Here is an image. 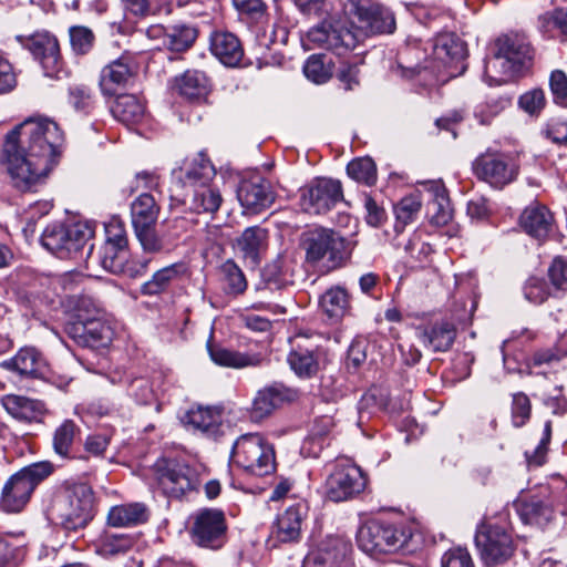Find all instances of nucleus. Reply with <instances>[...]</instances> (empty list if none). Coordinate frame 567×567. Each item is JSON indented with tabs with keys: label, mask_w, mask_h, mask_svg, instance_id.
Returning <instances> with one entry per match:
<instances>
[{
	"label": "nucleus",
	"mask_w": 567,
	"mask_h": 567,
	"mask_svg": "<svg viewBox=\"0 0 567 567\" xmlns=\"http://www.w3.org/2000/svg\"><path fill=\"white\" fill-rule=\"evenodd\" d=\"M197 35L198 31L195 27L188 24H175L166 30L163 43L173 52H184L192 48Z\"/></svg>",
	"instance_id": "42"
},
{
	"label": "nucleus",
	"mask_w": 567,
	"mask_h": 567,
	"mask_svg": "<svg viewBox=\"0 0 567 567\" xmlns=\"http://www.w3.org/2000/svg\"><path fill=\"white\" fill-rule=\"evenodd\" d=\"M93 491L86 483L64 486L53 499L51 514L66 530L84 528L93 518Z\"/></svg>",
	"instance_id": "2"
},
{
	"label": "nucleus",
	"mask_w": 567,
	"mask_h": 567,
	"mask_svg": "<svg viewBox=\"0 0 567 567\" xmlns=\"http://www.w3.org/2000/svg\"><path fill=\"white\" fill-rule=\"evenodd\" d=\"M542 20L549 29L557 30L561 37L567 38V9L547 12Z\"/></svg>",
	"instance_id": "64"
},
{
	"label": "nucleus",
	"mask_w": 567,
	"mask_h": 567,
	"mask_svg": "<svg viewBox=\"0 0 567 567\" xmlns=\"http://www.w3.org/2000/svg\"><path fill=\"white\" fill-rule=\"evenodd\" d=\"M288 363L291 370L300 378L310 379L320 369L319 349H309L297 346L288 354Z\"/></svg>",
	"instance_id": "34"
},
{
	"label": "nucleus",
	"mask_w": 567,
	"mask_h": 567,
	"mask_svg": "<svg viewBox=\"0 0 567 567\" xmlns=\"http://www.w3.org/2000/svg\"><path fill=\"white\" fill-rule=\"evenodd\" d=\"M303 73L307 79L317 84L324 83L330 79V71L324 65L322 56L318 54H312L308 58L303 65Z\"/></svg>",
	"instance_id": "57"
},
{
	"label": "nucleus",
	"mask_w": 567,
	"mask_h": 567,
	"mask_svg": "<svg viewBox=\"0 0 567 567\" xmlns=\"http://www.w3.org/2000/svg\"><path fill=\"white\" fill-rule=\"evenodd\" d=\"M545 92L542 89H533L519 96V107L532 116H537L546 106Z\"/></svg>",
	"instance_id": "54"
},
{
	"label": "nucleus",
	"mask_w": 567,
	"mask_h": 567,
	"mask_svg": "<svg viewBox=\"0 0 567 567\" xmlns=\"http://www.w3.org/2000/svg\"><path fill=\"white\" fill-rule=\"evenodd\" d=\"M411 536V532L402 526L374 519L359 528L357 543L370 555L391 554L404 549Z\"/></svg>",
	"instance_id": "8"
},
{
	"label": "nucleus",
	"mask_w": 567,
	"mask_h": 567,
	"mask_svg": "<svg viewBox=\"0 0 567 567\" xmlns=\"http://www.w3.org/2000/svg\"><path fill=\"white\" fill-rule=\"evenodd\" d=\"M97 318H101V308L92 297L79 296L73 300L71 322L85 323Z\"/></svg>",
	"instance_id": "51"
},
{
	"label": "nucleus",
	"mask_w": 567,
	"mask_h": 567,
	"mask_svg": "<svg viewBox=\"0 0 567 567\" xmlns=\"http://www.w3.org/2000/svg\"><path fill=\"white\" fill-rule=\"evenodd\" d=\"M344 13L367 35L392 34L396 29L391 8L373 0H338Z\"/></svg>",
	"instance_id": "9"
},
{
	"label": "nucleus",
	"mask_w": 567,
	"mask_h": 567,
	"mask_svg": "<svg viewBox=\"0 0 567 567\" xmlns=\"http://www.w3.org/2000/svg\"><path fill=\"white\" fill-rule=\"evenodd\" d=\"M0 367L21 378L39 379L47 372L45 360L34 347L21 348L12 358L2 361Z\"/></svg>",
	"instance_id": "23"
},
{
	"label": "nucleus",
	"mask_w": 567,
	"mask_h": 567,
	"mask_svg": "<svg viewBox=\"0 0 567 567\" xmlns=\"http://www.w3.org/2000/svg\"><path fill=\"white\" fill-rule=\"evenodd\" d=\"M167 226L169 230L163 236L157 234L155 226H145L134 229L135 236L144 252L161 254L169 251L174 241L186 230L187 220L183 217H176L169 220Z\"/></svg>",
	"instance_id": "21"
},
{
	"label": "nucleus",
	"mask_w": 567,
	"mask_h": 567,
	"mask_svg": "<svg viewBox=\"0 0 567 567\" xmlns=\"http://www.w3.org/2000/svg\"><path fill=\"white\" fill-rule=\"evenodd\" d=\"M91 250L92 245L87 256V266L90 264H97L111 274L123 275L130 278L144 275L152 260L145 257L130 260L128 248L115 247L111 244H103L96 255H92Z\"/></svg>",
	"instance_id": "15"
},
{
	"label": "nucleus",
	"mask_w": 567,
	"mask_h": 567,
	"mask_svg": "<svg viewBox=\"0 0 567 567\" xmlns=\"http://www.w3.org/2000/svg\"><path fill=\"white\" fill-rule=\"evenodd\" d=\"M306 258L309 262L322 261L329 269L341 267L351 256L353 244L338 231L329 228H315L303 236Z\"/></svg>",
	"instance_id": "5"
},
{
	"label": "nucleus",
	"mask_w": 567,
	"mask_h": 567,
	"mask_svg": "<svg viewBox=\"0 0 567 567\" xmlns=\"http://www.w3.org/2000/svg\"><path fill=\"white\" fill-rule=\"evenodd\" d=\"M212 53L226 66H237L244 51L236 35L229 32H215L210 39Z\"/></svg>",
	"instance_id": "30"
},
{
	"label": "nucleus",
	"mask_w": 567,
	"mask_h": 567,
	"mask_svg": "<svg viewBox=\"0 0 567 567\" xmlns=\"http://www.w3.org/2000/svg\"><path fill=\"white\" fill-rule=\"evenodd\" d=\"M419 338L423 346L433 352H445L455 341L456 328L450 321H436L420 329Z\"/></svg>",
	"instance_id": "28"
},
{
	"label": "nucleus",
	"mask_w": 567,
	"mask_h": 567,
	"mask_svg": "<svg viewBox=\"0 0 567 567\" xmlns=\"http://www.w3.org/2000/svg\"><path fill=\"white\" fill-rule=\"evenodd\" d=\"M184 420L187 425L208 436H216L221 423L218 410L203 406L189 410Z\"/></svg>",
	"instance_id": "36"
},
{
	"label": "nucleus",
	"mask_w": 567,
	"mask_h": 567,
	"mask_svg": "<svg viewBox=\"0 0 567 567\" xmlns=\"http://www.w3.org/2000/svg\"><path fill=\"white\" fill-rule=\"evenodd\" d=\"M215 168L210 161L203 154H197L185 168L183 182L193 188L208 185L215 176Z\"/></svg>",
	"instance_id": "39"
},
{
	"label": "nucleus",
	"mask_w": 567,
	"mask_h": 567,
	"mask_svg": "<svg viewBox=\"0 0 567 567\" xmlns=\"http://www.w3.org/2000/svg\"><path fill=\"white\" fill-rule=\"evenodd\" d=\"M115 247L128 248V239L124 224L113 218L105 225V241Z\"/></svg>",
	"instance_id": "59"
},
{
	"label": "nucleus",
	"mask_w": 567,
	"mask_h": 567,
	"mask_svg": "<svg viewBox=\"0 0 567 567\" xmlns=\"http://www.w3.org/2000/svg\"><path fill=\"white\" fill-rule=\"evenodd\" d=\"M113 116L126 124H136L145 115V105L133 94H122L117 96L112 106Z\"/></svg>",
	"instance_id": "38"
},
{
	"label": "nucleus",
	"mask_w": 567,
	"mask_h": 567,
	"mask_svg": "<svg viewBox=\"0 0 567 567\" xmlns=\"http://www.w3.org/2000/svg\"><path fill=\"white\" fill-rule=\"evenodd\" d=\"M302 520L303 515L300 505L288 507L274 523L269 542H272L274 546L281 543L298 542L301 535Z\"/></svg>",
	"instance_id": "25"
},
{
	"label": "nucleus",
	"mask_w": 567,
	"mask_h": 567,
	"mask_svg": "<svg viewBox=\"0 0 567 567\" xmlns=\"http://www.w3.org/2000/svg\"><path fill=\"white\" fill-rule=\"evenodd\" d=\"M220 272L225 282L224 290L228 295H239L246 290L247 281L245 275L233 260L225 261Z\"/></svg>",
	"instance_id": "48"
},
{
	"label": "nucleus",
	"mask_w": 567,
	"mask_h": 567,
	"mask_svg": "<svg viewBox=\"0 0 567 567\" xmlns=\"http://www.w3.org/2000/svg\"><path fill=\"white\" fill-rule=\"evenodd\" d=\"M161 212L155 197L148 193H142L131 204V218L133 228L156 226Z\"/></svg>",
	"instance_id": "35"
},
{
	"label": "nucleus",
	"mask_w": 567,
	"mask_h": 567,
	"mask_svg": "<svg viewBox=\"0 0 567 567\" xmlns=\"http://www.w3.org/2000/svg\"><path fill=\"white\" fill-rule=\"evenodd\" d=\"M63 144V132L50 118H28L13 127L4 137L0 157L12 185L28 192L42 184L58 164Z\"/></svg>",
	"instance_id": "1"
},
{
	"label": "nucleus",
	"mask_w": 567,
	"mask_h": 567,
	"mask_svg": "<svg viewBox=\"0 0 567 567\" xmlns=\"http://www.w3.org/2000/svg\"><path fill=\"white\" fill-rule=\"evenodd\" d=\"M367 486V477L358 465L341 460L326 480V496L332 502H346L361 494Z\"/></svg>",
	"instance_id": "12"
},
{
	"label": "nucleus",
	"mask_w": 567,
	"mask_h": 567,
	"mask_svg": "<svg viewBox=\"0 0 567 567\" xmlns=\"http://www.w3.org/2000/svg\"><path fill=\"white\" fill-rule=\"evenodd\" d=\"M347 173L352 179L368 186H372L377 182V166L370 157L352 159L347 165Z\"/></svg>",
	"instance_id": "47"
},
{
	"label": "nucleus",
	"mask_w": 567,
	"mask_h": 567,
	"mask_svg": "<svg viewBox=\"0 0 567 567\" xmlns=\"http://www.w3.org/2000/svg\"><path fill=\"white\" fill-rule=\"evenodd\" d=\"M481 560L487 567L502 565L512 558L516 544L507 526L491 519L483 520L474 537Z\"/></svg>",
	"instance_id": "7"
},
{
	"label": "nucleus",
	"mask_w": 567,
	"mask_h": 567,
	"mask_svg": "<svg viewBox=\"0 0 567 567\" xmlns=\"http://www.w3.org/2000/svg\"><path fill=\"white\" fill-rule=\"evenodd\" d=\"M25 47L39 61L45 76L60 80L68 75L58 39L49 32L32 34Z\"/></svg>",
	"instance_id": "18"
},
{
	"label": "nucleus",
	"mask_w": 567,
	"mask_h": 567,
	"mask_svg": "<svg viewBox=\"0 0 567 567\" xmlns=\"http://www.w3.org/2000/svg\"><path fill=\"white\" fill-rule=\"evenodd\" d=\"M132 76L130 59L121 56L103 68L100 86L105 95H114Z\"/></svg>",
	"instance_id": "31"
},
{
	"label": "nucleus",
	"mask_w": 567,
	"mask_h": 567,
	"mask_svg": "<svg viewBox=\"0 0 567 567\" xmlns=\"http://www.w3.org/2000/svg\"><path fill=\"white\" fill-rule=\"evenodd\" d=\"M176 87L181 95L187 99H197L207 93L208 80L203 72L196 70L186 71L176 79Z\"/></svg>",
	"instance_id": "45"
},
{
	"label": "nucleus",
	"mask_w": 567,
	"mask_h": 567,
	"mask_svg": "<svg viewBox=\"0 0 567 567\" xmlns=\"http://www.w3.org/2000/svg\"><path fill=\"white\" fill-rule=\"evenodd\" d=\"M433 60L424 66H402V76L413 78L422 71L432 70L437 79L446 81L461 75L466 70L465 59L467 56L466 44L452 34H443L435 39L433 44Z\"/></svg>",
	"instance_id": "3"
},
{
	"label": "nucleus",
	"mask_w": 567,
	"mask_h": 567,
	"mask_svg": "<svg viewBox=\"0 0 567 567\" xmlns=\"http://www.w3.org/2000/svg\"><path fill=\"white\" fill-rule=\"evenodd\" d=\"M268 233L259 226L246 228L237 239V247L245 258L257 264L260 252L266 248Z\"/></svg>",
	"instance_id": "37"
},
{
	"label": "nucleus",
	"mask_w": 567,
	"mask_h": 567,
	"mask_svg": "<svg viewBox=\"0 0 567 567\" xmlns=\"http://www.w3.org/2000/svg\"><path fill=\"white\" fill-rule=\"evenodd\" d=\"M496 52L489 58V69L503 66L505 74H519L533 60L528 41L519 34H506L496 40Z\"/></svg>",
	"instance_id": "13"
},
{
	"label": "nucleus",
	"mask_w": 567,
	"mask_h": 567,
	"mask_svg": "<svg viewBox=\"0 0 567 567\" xmlns=\"http://www.w3.org/2000/svg\"><path fill=\"white\" fill-rule=\"evenodd\" d=\"M192 540L202 548L220 549L227 540V523L221 511L204 508L194 516Z\"/></svg>",
	"instance_id": "16"
},
{
	"label": "nucleus",
	"mask_w": 567,
	"mask_h": 567,
	"mask_svg": "<svg viewBox=\"0 0 567 567\" xmlns=\"http://www.w3.org/2000/svg\"><path fill=\"white\" fill-rule=\"evenodd\" d=\"M442 567H474L470 553L463 548H453L447 550L442 559Z\"/></svg>",
	"instance_id": "63"
},
{
	"label": "nucleus",
	"mask_w": 567,
	"mask_h": 567,
	"mask_svg": "<svg viewBox=\"0 0 567 567\" xmlns=\"http://www.w3.org/2000/svg\"><path fill=\"white\" fill-rule=\"evenodd\" d=\"M230 461L238 467L264 476L276 468V456L272 444L259 433L240 435L234 443Z\"/></svg>",
	"instance_id": "6"
},
{
	"label": "nucleus",
	"mask_w": 567,
	"mask_h": 567,
	"mask_svg": "<svg viewBox=\"0 0 567 567\" xmlns=\"http://www.w3.org/2000/svg\"><path fill=\"white\" fill-rule=\"evenodd\" d=\"M551 285L559 290H567V257H556L548 268Z\"/></svg>",
	"instance_id": "62"
},
{
	"label": "nucleus",
	"mask_w": 567,
	"mask_h": 567,
	"mask_svg": "<svg viewBox=\"0 0 567 567\" xmlns=\"http://www.w3.org/2000/svg\"><path fill=\"white\" fill-rule=\"evenodd\" d=\"M341 200L343 190L338 179L316 178L300 190L301 208L309 214H326Z\"/></svg>",
	"instance_id": "17"
},
{
	"label": "nucleus",
	"mask_w": 567,
	"mask_h": 567,
	"mask_svg": "<svg viewBox=\"0 0 567 567\" xmlns=\"http://www.w3.org/2000/svg\"><path fill=\"white\" fill-rule=\"evenodd\" d=\"M80 427L72 420H64L54 431L52 444L54 452L61 457H71V449L80 435Z\"/></svg>",
	"instance_id": "44"
},
{
	"label": "nucleus",
	"mask_w": 567,
	"mask_h": 567,
	"mask_svg": "<svg viewBox=\"0 0 567 567\" xmlns=\"http://www.w3.org/2000/svg\"><path fill=\"white\" fill-rule=\"evenodd\" d=\"M125 11L135 17H147L162 13L166 8V0H121Z\"/></svg>",
	"instance_id": "52"
},
{
	"label": "nucleus",
	"mask_w": 567,
	"mask_h": 567,
	"mask_svg": "<svg viewBox=\"0 0 567 567\" xmlns=\"http://www.w3.org/2000/svg\"><path fill=\"white\" fill-rule=\"evenodd\" d=\"M544 489L542 495H532L528 498H519L515 507L525 524L543 526L554 517V504Z\"/></svg>",
	"instance_id": "24"
},
{
	"label": "nucleus",
	"mask_w": 567,
	"mask_h": 567,
	"mask_svg": "<svg viewBox=\"0 0 567 567\" xmlns=\"http://www.w3.org/2000/svg\"><path fill=\"white\" fill-rule=\"evenodd\" d=\"M430 190L433 192L434 195L433 202L431 203V207L432 209L435 210V213H433V215L431 216V220L433 224L437 226H444L452 218V213L449 207L445 189L442 185L432 183L430 185Z\"/></svg>",
	"instance_id": "49"
},
{
	"label": "nucleus",
	"mask_w": 567,
	"mask_h": 567,
	"mask_svg": "<svg viewBox=\"0 0 567 567\" xmlns=\"http://www.w3.org/2000/svg\"><path fill=\"white\" fill-rule=\"evenodd\" d=\"M66 331L79 344L92 349L106 348L114 337L113 328L102 318L85 323L69 322Z\"/></svg>",
	"instance_id": "22"
},
{
	"label": "nucleus",
	"mask_w": 567,
	"mask_h": 567,
	"mask_svg": "<svg viewBox=\"0 0 567 567\" xmlns=\"http://www.w3.org/2000/svg\"><path fill=\"white\" fill-rule=\"evenodd\" d=\"M54 471L51 462L30 464L13 474L4 484L0 506L7 513H20L29 503L37 486Z\"/></svg>",
	"instance_id": "4"
},
{
	"label": "nucleus",
	"mask_w": 567,
	"mask_h": 567,
	"mask_svg": "<svg viewBox=\"0 0 567 567\" xmlns=\"http://www.w3.org/2000/svg\"><path fill=\"white\" fill-rule=\"evenodd\" d=\"M320 305L330 319L338 321L348 313L350 298L344 288L332 287L321 296Z\"/></svg>",
	"instance_id": "41"
},
{
	"label": "nucleus",
	"mask_w": 567,
	"mask_h": 567,
	"mask_svg": "<svg viewBox=\"0 0 567 567\" xmlns=\"http://www.w3.org/2000/svg\"><path fill=\"white\" fill-rule=\"evenodd\" d=\"M207 350L212 361L220 367L243 369L259 367L264 361L261 353L239 352L220 346L207 343Z\"/></svg>",
	"instance_id": "29"
},
{
	"label": "nucleus",
	"mask_w": 567,
	"mask_h": 567,
	"mask_svg": "<svg viewBox=\"0 0 567 567\" xmlns=\"http://www.w3.org/2000/svg\"><path fill=\"white\" fill-rule=\"evenodd\" d=\"M261 276L266 285L271 289H281L291 282L288 268L281 258L267 264Z\"/></svg>",
	"instance_id": "50"
},
{
	"label": "nucleus",
	"mask_w": 567,
	"mask_h": 567,
	"mask_svg": "<svg viewBox=\"0 0 567 567\" xmlns=\"http://www.w3.org/2000/svg\"><path fill=\"white\" fill-rule=\"evenodd\" d=\"M507 104L508 101L504 99L489 100L477 106L475 116L478 118L481 124L487 125L507 106Z\"/></svg>",
	"instance_id": "61"
},
{
	"label": "nucleus",
	"mask_w": 567,
	"mask_h": 567,
	"mask_svg": "<svg viewBox=\"0 0 567 567\" xmlns=\"http://www.w3.org/2000/svg\"><path fill=\"white\" fill-rule=\"evenodd\" d=\"M0 402L7 413L20 422L39 421L45 412L43 402L24 395L6 394Z\"/></svg>",
	"instance_id": "27"
},
{
	"label": "nucleus",
	"mask_w": 567,
	"mask_h": 567,
	"mask_svg": "<svg viewBox=\"0 0 567 567\" xmlns=\"http://www.w3.org/2000/svg\"><path fill=\"white\" fill-rule=\"evenodd\" d=\"M524 296L532 303H543L549 296L547 284L543 279L530 277L524 286Z\"/></svg>",
	"instance_id": "60"
},
{
	"label": "nucleus",
	"mask_w": 567,
	"mask_h": 567,
	"mask_svg": "<svg viewBox=\"0 0 567 567\" xmlns=\"http://www.w3.org/2000/svg\"><path fill=\"white\" fill-rule=\"evenodd\" d=\"M154 477L162 492L172 498H181L198 484L196 470L176 458H159L153 466Z\"/></svg>",
	"instance_id": "11"
},
{
	"label": "nucleus",
	"mask_w": 567,
	"mask_h": 567,
	"mask_svg": "<svg viewBox=\"0 0 567 567\" xmlns=\"http://www.w3.org/2000/svg\"><path fill=\"white\" fill-rule=\"evenodd\" d=\"M150 516L143 503L113 506L107 514V523L113 527H132L147 522Z\"/></svg>",
	"instance_id": "32"
},
{
	"label": "nucleus",
	"mask_w": 567,
	"mask_h": 567,
	"mask_svg": "<svg viewBox=\"0 0 567 567\" xmlns=\"http://www.w3.org/2000/svg\"><path fill=\"white\" fill-rule=\"evenodd\" d=\"M70 43L73 52L78 55L86 54L94 44V33L83 25H74L69 29Z\"/></svg>",
	"instance_id": "53"
},
{
	"label": "nucleus",
	"mask_w": 567,
	"mask_h": 567,
	"mask_svg": "<svg viewBox=\"0 0 567 567\" xmlns=\"http://www.w3.org/2000/svg\"><path fill=\"white\" fill-rule=\"evenodd\" d=\"M285 393L277 386H268L259 390L249 410L250 419L260 422L268 417L285 400Z\"/></svg>",
	"instance_id": "33"
},
{
	"label": "nucleus",
	"mask_w": 567,
	"mask_h": 567,
	"mask_svg": "<svg viewBox=\"0 0 567 567\" xmlns=\"http://www.w3.org/2000/svg\"><path fill=\"white\" fill-rule=\"evenodd\" d=\"M520 225L529 236L544 240L554 229V216L546 206L532 204L522 213Z\"/></svg>",
	"instance_id": "26"
},
{
	"label": "nucleus",
	"mask_w": 567,
	"mask_h": 567,
	"mask_svg": "<svg viewBox=\"0 0 567 567\" xmlns=\"http://www.w3.org/2000/svg\"><path fill=\"white\" fill-rule=\"evenodd\" d=\"M422 202L419 194H411L403 197L395 206L396 233L403 231L406 225L413 223L421 210Z\"/></svg>",
	"instance_id": "46"
},
{
	"label": "nucleus",
	"mask_w": 567,
	"mask_h": 567,
	"mask_svg": "<svg viewBox=\"0 0 567 567\" xmlns=\"http://www.w3.org/2000/svg\"><path fill=\"white\" fill-rule=\"evenodd\" d=\"M223 203L220 192L208 185H200L193 190L192 209L197 214H215Z\"/></svg>",
	"instance_id": "43"
},
{
	"label": "nucleus",
	"mask_w": 567,
	"mask_h": 567,
	"mask_svg": "<svg viewBox=\"0 0 567 567\" xmlns=\"http://www.w3.org/2000/svg\"><path fill=\"white\" fill-rule=\"evenodd\" d=\"M128 394L141 405H148L155 401L152 384L146 378L133 379L128 385Z\"/></svg>",
	"instance_id": "56"
},
{
	"label": "nucleus",
	"mask_w": 567,
	"mask_h": 567,
	"mask_svg": "<svg viewBox=\"0 0 567 567\" xmlns=\"http://www.w3.org/2000/svg\"><path fill=\"white\" fill-rule=\"evenodd\" d=\"M530 412L532 404L529 398L523 392L513 394L512 422L514 426L520 427L525 425L530 417Z\"/></svg>",
	"instance_id": "55"
},
{
	"label": "nucleus",
	"mask_w": 567,
	"mask_h": 567,
	"mask_svg": "<svg viewBox=\"0 0 567 567\" xmlns=\"http://www.w3.org/2000/svg\"><path fill=\"white\" fill-rule=\"evenodd\" d=\"M93 237V229L82 223L71 225L54 223L45 227L41 236L42 246L60 259H73Z\"/></svg>",
	"instance_id": "10"
},
{
	"label": "nucleus",
	"mask_w": 567,
	"mask_h": 567,
	"mask_svg": "<svg viewBox=\"0 0 567 567\" xmlns=\"http://www.w3.org/2000/svg\"><path fill=\"white\" fill-rule=\"evenodd\" d=\"M237 198L247 213L258 214L272 205L275 192L269 181L259 174H252L240 181Z\"/></svg>",
	"instance_id": "20"
},
{
	"label": "nucleus",
	"mask_w": 567,
	"mask_h": 567,
	"mask_svg": "<svg viewBox=\"0 0 567 567\" xmlns=\"http://www.w3.org/2000/svg\"><path fill=\"white\" fill-rule=\"evenodd\" d=\"M357 42V37L351 30L336 27L328 21L311 28L307 33V47L309 50L324 49L342 54L348 50L354 49Z\"/></svg>",
	"instance_id": "19"
},
{
	"label": "nucleus",
	"mask_w": 567,
	"mask_h": 567,
	"mask_svg": "<svg viewBox=\"0 0 567 567\" xmlns=\"http://www.w3.org/2000/svg\"><path fill=\"white\" fill-rule=\"evenodd\" d=\"M186 267L184 264H173L166 266L152 276L150 280L144 282L141 287V292L146 296H154L166 290L171 282L185 274Z\"/></svg>",
	"instance_id": "40"
},
{
	"label": "nucleus",
	"mask_w": 567,
	"mask_h": 567,
	"mask_svg": "<svg viewBox=\"0 0 567 567\" xmlns=\"http://www.w3.org/2000/svg\"><path fill=\"white\" fill-rule=\"evenodd\" d=\"M472 169L480 181L496 189L511 184L518 175V166L507 154L491 150L474 159Z\"/></svg>",
	"instance_id": "14"
},
{
	"label": "nucleus",
	"mask_w": 567,
	"mask_h": 567,
	"mask_svg": "<svg viewBox=\"0 0 567 567\" xmlns=\"http://www.w3.org/2000/svg\"><path fill=\"white\" fill-rule=\"evenodd\" d=\"M549 89L554 102L561 107H567V75L564 71L554 70L550 73Z\"/></svg>",
	"instance_id": "58"
}]
</instances>
